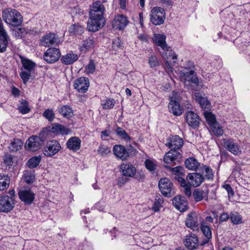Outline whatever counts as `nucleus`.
I'll use <instances>...</instances> for the list:
<instances>
[{"mask_svg":"<svg viewBox=\"0 0 250 250\" xmlns=\"http://www.w3.org/2000/svg\"><path fill=\"white\" fill-rule=\"evenodd\" d=\"M61 149L60 143L56 140H52L46 143L42 152L45 156L52 157L58 153Z\"/></svg>","mask_w":250,"mask_h":250,"instance_id":"39448f33","label":"nucleus"},{"mask_svg":"<svg viewBox=\"0 0 250 250\" xmlns=\"http://www.w3.org/2000/svg\"><path fill=\"white\" fill-rule=\"evenodd\" d=\"M230 219L234 224H239L242 222V218L240 215L236 212L231 214Z\"/></svg>","mask_w":250,"mask_h":250,"instance_id":"864d4df0","label":"nucleus"},{"mask_svg":"<svg viewBox=\"0 0 250 250\" xmlns=\"http://www.w3.org/2000/svg\"><path fill=\"white\" fill-rule=\"evenodd\" d=\"M18 109L23 114L28 113L30 111V108L29 107L27 102L24 100H21L20 101V104L19 106Z\"/></svg>","mask_w":250,"mask_h":250,"instance_id":"ea45409f","label":"nucleus"},{"mask_svg":"<svg viewBox=\"0 0 250 250\" xmlns=\"http://www.w3.org/2000/svg\"><path fill=\"white\" fill-rule=\"evenodd\" d=\"M169 111L174 115H181L183 112V108L180 105L179 102L176 100L170 101L168 104Z\"/></svg>","mask_w":250,"mask_h":250,"instance_id":"c85d7f7f","label":"nucleus"},{"mask_svg":"<svg viewBox=\"0 0 250 250\" xmlns=\"http://www.w3.org/2000/svg\"><path fill=\"white\" fill-rule=\"evenodd\" d=\"M208 189L207 187L196 189L193 192V197L196 202L202 200L204 198H208Z\"/></svg>","mask_w":250,"mask_h":250,"instance_id":"bb28decb","label":"nucleus"},{"mask_svg":"<svg viewBox=\"0 0 250 250\" xmlns=\"http://www.w3.org/2000/svg\"><path fill=\"white\" fill-rule=\"evenodd\" d=\"M61 57L60 50L56 48H50L44 53V59L49 63L57 62Z\"/></svg>","mask_w":250,"mask_h":250,"instance_id":"2eb2a0df","label":"nucleus"},{"mask_svg":"<svg viewBox=\"0 0 250 250\" xmlns=\"http://www.w3.org/2000/svg\"><path fill=\"white\" fill-rule=\"evenodd\" d=\"M173 205L181 212L186 211L188 208V203L185 198L182 196L175 197L172 200Z\"/></svg>","mask_w":250,"mask_h":250,"instance_id":"a211bd4d","label":"nucleus"},{"mask_svg":"<svg viewBox=\"0 0 250 250\" xmlns=\"http://www.w3.org/2000/svg\"><path fill=\"white\" fill-rule=\"evenodd\" d=\"M49 131L56 134H61L62 135H67L70 132V130L68 128L57 124H53L50 127Z\"/></svg>","mask_w":250,"mask_h":250,"instance_id":"7c9ffc66","label":"nucleus"},{"mask_svg":"<svg viewBox=\"0 0 250 250\" xmlns=\"http://www.w3.org/2000/svg\"><path fill=\"white\" fill-rule=\"evenodd\" d=\"M66 145L69 149L73 151H76L80 148L81 141L77 137H73L67 141Z\"/></svg>","mask_w":250,"mask_h":250,"instance_id":"cd10ccee","label":"nucleus"},{"mask_svg":"<svg viewBox=\"0 0 250 250\" xmlns=\"http://www.w3.org/2000/svg\"><path fill=\"white\" fill-rule=\"evenodd\" d=\"M27 34V32L24 28H19L15 31L14 35L16 37L22 38Z\"/></svg>","mask_w":250,"mask_h":250,"instance_id":"bf43d9fd","label":"nucleus"},{"mask_svg":"<svg viewBox=\"0 0 250 250\" xmlns=\"http://www.w3.org/2000/svg\"><path fill=\"white\" fill-rule=\"evenodd\" d=\"M204 115L206 122L210 126L217 123L215 115L212 113L208 112L207 111L204 112Z\"/></svg>","mask_w":250,"mask_h":250,"instance_id":"58836bf2","label":"nucleus"},{"mask_svg":"<svg viewBox=\"0 0 250 250\" xmlns=\"http://www.w3.org/2000/svg\"><path fill=\"white\" fill-rule=\"evenodd\" d=\"M158 187L161 193L165 196L170 197L174 194L173 184L168 178H161L159 180Z\"/></svg>","mask_w":250,"mask_h":250,"instance_id":"423d86ee","label":"nucleus"},{"mask_svg":"<svg viewBox=\"0 0 250 250\" xmlns=\"http://www.w3.org/2000/svg\"><path fill=\"white\" fill-rule=\"evenodd\" d=\"M10 183V178L7 175L0 173V190L7 188Z\"/></svg>","mask_w":250,"mask_h":250,"instance_id":"f704fd0d","label":"nucleus"},{"mask_svg":"<svg viewBox=\"0 0 250 250\" xmlns=\"http://www.w3.org/2000/svg\"><path fill=\"white\" fill-rule=\"evenodd\" d=\"M94 47V41L92 39H88L83 41V47L86 50H89Z\"/></svg>","mask_w":250,"mask_h":250,"instance_id":"603ef678","label":"nucleus"},{"mask_svg":"<svg viewBox=\"0 0 250 250\" xmlns=\"http://www.w3.org/2000/svg\"><path fill=\"white\" fill-rule=\"evenodd\" d=\"M116 133L122 139L125 141H128L130 139V137L125 130L120 127H118L117 129Z\"/></svg>","mask_w":250,"mask_h":250,"instance_id":"3c124183","label":"nucleus"},{"mask_svg":"<svg viewBox=\"0 0 250 250\" xmlns=\"http://www.w3.org/2000/svg\"><path fill=\"white\" fill-rule=\"evenodd\" d=\"M105 8L101 1L93 2L90 6L89 16H97V18H104L103 14Z\"/></svg>","mask_w":250,"mask_h":250,"instance_id":"4468645a","label":"nucleus"},{"mask_svg":"<svg viewBox=\"0 0 250 250\" xmlns=\"http://www.w3.org/2000/svg\"><path fill=\"white\" fill-rule=\"evenodd\" d=\"M128 177H133L140 181L145 178V175L144 173H129Z\"/></svg>","mask_w":250,"mask_h":250,"instance_id":"e2e57ef3","label":"nucleus"},{"mask_svg":"<svg viewBox=\"0 0 250 250\" xmlns=\"http://www.w3.org/2000/svg\"><path fill=\"white\" fill-rule=\"evenodd\" d=\"M123 42L119 38L115 39L112 42V48L114 50L119 51L123 48Z\"/></svg>","mask_w":250,"mask_h":250,"instance_id":"09e8293b","label":"nucleus"},{"mask_svg":"<svg viewBox=\"0 0 250 250\" xmlns=\"http://www.w3.org/2000/svg\"><path fill=\"white\" fill-rule=\"evenodd\" d=\"M185 165L186 168L189 170H205V172H209L210 170H211L210 167L208 166H204L202 167H200V164L198 161L193 157L187 159L185 161Z\"/></svg>","mask_w":250,"mask_h":250,"instance_id":"9d476101","label":"nucleus"},{"mask_svg":"<svg viewBox=\"0 0 250 250\" xmlns=\"http://www.w3.org/2000/svg\"><path fill=\"white\" fill-rule=\"evenodd\" d=\"M23 143L20 139H14L9 146V149L11 152H17L22 147Z\"/></svg>","mask_w":250,"mask_h":250,"instance_id":"c9c22d12","label":"nucleus"},{"mask_svg":"<svg viewBox=\"0 0 250 250\" xmlns=\"http://www.w3.org/2000/svg\"><path fill=\"white\" fill-rule=\"evenodd\" d=\"M210 127L211 131L215 135L221 136L223 134L224 130L222 126H221L218 123L214 124Z\"/></svg>","mask_w":250,"mask_h":250,"instance_id":"79ce46f5","label":"nucleus"},{"mask_svg":"<svg viewBox=\"0 0 250 250\" xmlns=\"http://www.w3.org/2000/svg\"><path fill=\"white\" fill-rule=\"evenodd\" d=\"M180 76L182 81H184L186 84H191V83L197 84L198 79L193 70L189 71L185 69L180 72Z\"/></svg>","mask_w":250,"mask_h":250,"instance_id":"9b49d317","label":"nucleus"},{"mask_svg":"<svg viewBox=\"0 0 250 250\" xmlns=\"http://www.w3.org/2000/svg\"><path fill=\"white\" fill-rule=\"evenodd\" d=\"M182 176H184V173H172L171 175L172 178L177 181L184 188V192L185 195L189 198L191 195V186L186 182Z\"/></svg>","mask_w":250,"mask_h":250,"instance_id":"f8f14e48","label":"nucleus"},{"mask_svg":"<svg viewBox=\"0 0 250 250\" xmlns=\"http://www.w3.org/2000/svg\"><path fill=\"white\" fill-rule=\"evenodd\" d=\"M18 196L25 205H31L35 199V194L30 189H20Z\"/></svg>","mask_w":250,"mask_h":250,"instance_id":"ddd939ff","label":"nucleus"},{"mask_svg":"<svg viewBox=\"0 0 250 250\" xmlns=\"http://www.w3.org/2000/svg\"><path fill=\"white\" fill-rule=\"evenodd\" d=\"M2 19L8 24L12 26H19L22 22V17L15 9L7 8L2 12Z\"/></svg>","mask_w":250,"mask_h":250,"instance_id":"20e7f679","label":"nucleus"},{"mask_svg":"<svg viewBox=\"0 0 250 250\" xmlns=\"http://www.w3.org/2000/svg\"><path fill=\"white\" fill-rule=\"evenodd\" d=\"M150 21L155 25H160L164 22L165 11L160 7H155L151 11Z\"/></svg>","mask_w":250,"mask_h":250,"instance_id":"0eeeda50","label":"nucleus"},{"mask_svg":"<svg viewBox=\"0 0 250 250\" xmlns=\"http://www.w3.org/2000/svg\"><path fill=\"white\" fill-rule=\"evenodd\" d=\"M185 224L187 227L193 230L198 229V219L195 212H192L188 215Z\"/></svg>","mask_w":250,"mask_h":250,"instance_id":"6ab92c4d","label":"nucleus"},{"mask_svg":"<svg viewBox=\"0 0 250 250\" xmlns=\"http://www.w3.org/2000/svg\"><path fill=\"white\" fill-rule=\"evenodd\" d=\"M194 99L197 101L201 107L205 110H208L210 108L209 102L206 98L203 97L199 92H195L194 94Z\"/></svg>","mask_w":250,"mask_h":250,"instance_id":"c756f323","label":"nucleus"},{"mask_svg":"<svg viewBox=\"0 0 250 250\" xmlns=\"http://www.w3.org/2000/svg\"><path fill=\"white\" fill-rule=\"evenodd\" d=\"M43 116L50 121H52L55 117L54 111L52 109H46L44 112Z\"/></svg>","mask_w":250,"mask_h":250,"instance_id":"5fc2aeb1","label":"nucleus"},{"mask_svg":"<svg viewBox=\"0 0 250 250\" xmlns=\"http://www.w3.org/2000/svg\"><path fill=\"white\" fill-rule=\"evenodd\" d=\"M21 62L24 68L29 72H31L35 65L33 62L28 59H22Z\"/></svg>","mask_w":250,"mask_h":250,"instance_id":"a19ab883","label":"nucleus"},{"mask_svg":"<svg viewBox=\"0 0 250 250\" xmlns=\"http://www.w3.org/2000/svg\"><path fill=\"white\" fill-rule=\"evenodd\" d=\"M164 201L163 196L159 193L155 195L154 203L152 206L151 209L154 212H158L160 208L163 206Z\"/></svg>","mask_w":250,"mask_h":250,"instance_id":"2f4dec72","label":"nucleus"},{"mask_svg":"<svg viewBox=\"0 0 250 250\" xmlns=\"http://www.w3.org/2000/svg\"><path fill=\"white\" fill-rule=\"evenodd\" d=\"M120 171L122 172H134L135 167L129 163H124L120 166Z\"/></svg>","mask_w":250,"mask_h":250,"instance_id":"49530a36","label":"nucleus"},{"mask_svg":"<svg viewBox=\"0 0 250 250\" xmlns=\"http://www.w3.org/2000/svg\"><path fill=\"white\" fill-rule=\"evenodd\" d=\"M148 63L151 68H154L159 65V62L156 56L151 55L148 58Z\"/></svg>","mask_w":250,"mask_h":250,"instance_id":"de8ad7c7","label":"nucleus"},{"mask_svg":"<svg viewBox=\"0 0 250 250\" xmlns=\"http://www.w3.org/2000/svg\"><path fill=\"white\" fill-rule=\"evenodd\" d=\"M89 86L88 79L85 77H80L77 79L74 83V86L79 92H85Z\"/></svg>","mask_w":250,"mask_h":250,"instance_id":"f3484780","label":"nucleus"},{"mask_svg":"<svg viewBox=\"0 0 250 250\" xmlns=\"http://www.w3.org/2000/svg\"><path fill=\"white\" fill-rule=\"evenodd\" d=\"M145 166L147 169L149 171H154L157 167L155 163L149 160H146L145 161Z\"/></svg>","mask_w":250,"mask_h":250,"instance_id":"6e6d98bb","label":"nucleus"},{"mask_svg":"<svg viewBox=\"0 0 250 250\" xmlns=\"http://www.w3.org/2000/svg\"><path fill=\"white\" fill-rule=\"evenodd\" d=\"M15 202L12 197H9L7 195L0 196V212L8 213L15 207Z\"/></svg>","mask_w":250,"mask_h":250,"instance_id":"6e6552de","label":"nucleus"},{"mask_svg":"<svg viewBox=\"0 0 250 250\" xmlns=\"http://www.w3.org/2000/svg\"><path fill=\"white\" fill-rule=\"evenodd\" d=\"M186 121L188 125L192 128L197 127L200 123L199 116L193 111H188L186 114Z\"/></svg>","mask_w":250,"mask_h":250,"instance_id":"a878e982","label":"nucleus"},{"mask_svg":"<svg viewBox=\"0 0 250 250\" xmlns=\"http://www.w3.org/2000/svg\"><path fill=\"white\" fill-rule=\"evenodd\" d=\"M170 101H172V100H176L179 102V101L180 99V94L175 91H173L169 97Z\"/></svg>","mask_w":250,"mask_h":250,"instance_id":"0e129e2a","label":"nucleus"},{"mask_svg":"<svg viewBox=\"0 0 250 250\" xmlns=\"http://www.w3.org/2000/svg\"><path fill=\"white\" fill-rule=\"evenodd\" d=\"M229 218V215L226 212H223L220 216V221L221 222H224L228 220Z\"/></svg>","mask_w":250,"mask_h":250,"instance_id":"69168bd1","label":"nucleus"},{"mask_svg":"<svg viewBox=\"0 0 250 250\" xmlns=\"http://www.w3.org/2000/svg\"><path fill=\"white\" fill-rule=\"evenodd\" d=\"M185 246L189 250L196 249L199 245V240L197 236L193 233L187 235L184 241Z\"/></svg>","mask_w":250,"mask_h":250,"instance_id":"412c9836","label":"nucleus"},{"mask_svg":"<svg viewBox=\"0 0 250 250\" xmlns=\"http://www.w3.org/2000/svg\"><path fill=\"white\" fill-rule=\"evenodd\" d=\"M0 53L5 51L7 44L8 36L5 30L1 21H0Z\"/></svg>","mask_w":250,"mask_h":250,"instance_id":"4be33fe9","label":"nucleus"},{"mask_svg":"<svg viewBox=\"0 0 250 250\" xmlns=\"http://www.w3.org/2000/svg\"><path fill=\"white\" fill-rule=\"evenodd\" d=\"M78 59V55L73 53H69L63 55L61 58L62 63L65 65H69L76 62Z\"/></svg>","mask_w":250,"mask_h":250,"instance_id":"72a5a7b5","label":"nucleus"},{"mask_svg":"<svg viewBox=\"0 0 250 250\" xmlns=\"http://www.w3.org/2000/svg\"><path fill=\"white\" fill-rule=\"evenodd\" d=\"M223 188L227 191L229 194H233V190L229 184H226L223 186Z\"/></svg>","mask_w":250,"mask_h":250,"instance_id":"338daca9","label":"nucleus"},{"mask_svg":"<svg viewBox=\"0 0 250 250\" xmlns=\"http://www.w3.org/2000/svg\"><path fill=\"white\" fill-rule=\"evenodd\" d=\"M129 173H123L121 176L118 178L117 180V184L119 186L121 187L126 183L128 180Z\"/></svg>","mask_w":250,"mask_h":250,"instance_id":"8fccbe9b","label":"nucleus"},{"mask_svg":"<svg viewBox=\"0 0 250 250\" xmlns=\"http://www.w3.org/2000/svg\"><path fill=\"white\" fill-rule=\"evenodd\" d=\"M41 156H35L30 158L26 163L27 166L30 168H33L37 167L41 160Z\"/></svg>","mask_w":250,"mask_h":250,"instance_id":"4c0bfd02","label":"nucleus"},{"mask_svg":"<svg viewBox=\"0 0 250 250\" xmlns=\"http://www.w3.org/2000/svg\"><path fill=\"white\" fill-rule=\"evenodd\" d=\"M47 134V131L44 130L40 134V136L33 135L26 141L24 147L26 151L36 152L39 150L44 142Z\"/></svg>","mask_w":250,"mask_h":250,"instance_id":"7ed1b4c3","label":"nucleus"},{"mask_svg":"<svg viewBox=\"0 0 250 250\" xmlns=\"http://www.w3.org/2000/svg\"><path fill=\"white\" fill-rule=\"evenodd\" d=\"M95 70V63L93 61H91L85 67V72L87 74H93Z\"/></svg>","mask_w":250,"mask_h":250,"instance_id":"13d9d810","label":"nucleus"},{"mask_svg":"<svg viewBox=\"0 0 250 250\" xmlns=\"http://www.w3.org/2000/svg\"><path fill=\"white\" fill-rule=\"evenodd\" d=\"M128 22V21L126 16L118 15L115 16L112 22V25L116 29L122 30L126 26Z\"/></svg>","mask_w":250,"mask_h":250,"instance_id":"aec40b11","label":"nucleus"},{"mask_svg":"<svg viewBox=\"0 0 250 250\" xmlns=\"http://www.w3.org/2000/svg\"><path fill=\"white\" fill-rule=\"evenodd\" d=\"M201 229L205 237V238H204L201 242V245H204L208 243L209 240L211 238V231L210 228L208 226L205 225L203 224H202L201 225Z\"/></svg>","mask_w":250,"mask_h":250,"instance_id":"473e14b6","label":"nucleus"},{"mask_svg":"<svg viewBox=\"0 0 250 250\" xmlns=\"http://www.w3.org/2000/svg\"><path fill=\"white\" fill-rule=\"evenodd\" d=\"M166 39V36L163 34L155 33L152 37L153 42L163 50L162 56L165 62L164 68L167 73H169L173 71V66L175 65L177 57L167 44Z\"/></svg>","mask_w":250,"mask_h":250,"instance_id":"f257e3e1","label":"nucleus"},{"mask_svg":"<svg viewBox=\"0 0 250 250\" xmlns=\"http://www.w3.org/2000/svg\"><path fill=\"white\" fill-rule=\"evenodd\" d=\"M98 152L102 155H106L110 153L111 150L107 146L102 145L99 147Z\"/></svg>","mask_w":250,"mask_h":250,"instance_id":"4d7b16f0","label":"nucleus"},{"mask_svg":"<svg viewBox=\"0 0 250 250\" xmlns=\"http://www.w3.org/2000/svg\"><path fill=\"white\" fill-rule=\"evenodd\" d=\"M183 169H184V168L183 167H182L181 166H178L175 167L171 168L170 170L172 172H180V171L183 170Z\"/></svg>","mask_w":250,"mask_h":250,"instance_id":"774afa93","label":"nucleus"},{"mask_svg":"<svg viewBox=\"0 0 250 250\" xmlns=\"http://www.w3.org/2000/svg\"><path fill=\"white\" fill-rule=\"evenodd\" d=\"M224 144L225 147L232 154L238 155L241 153L240 146L233 141L229 139H224Z\"/></svg>","mask_w":250,"mask_h":250,"instance_id":"b1692460","label":"nucleus"},{"mask_svg":"<svg viewBox=\"0 0 250 250\" xmlns=\"http://www.w3.org/2000/svg\"><path fill=\"white\" fill-rule=\"evenodd\" d=\"M115 104V101L113 99H107L102 103L103 108L108 109L112 108Z\"/></svg>","mask_w":250,"mask_h":250,"instance_id":"c03bdc74","label":"nucleus"},{"mask_svg":"<svg viewBox=\"0 0 250 250\" xmlns=\"http://www.w3.org/2000/svg\"><path fill=\"white\" fill-rule=\"evenodd\" d=\"M14 156L12 155H6L3 159L4 163L8 166H12L13 164Z\"/></svg>","mask_w":250,"mask_h":250,"instance_id":"052dcab7","label":"nucleus"},{"mask_svg":"<svg viewBox=\"0 0 250 250\" xmlns=\"http://www.w3.org/2000/svg\"><path fill=\"white\" fill-rule=\"evenodd\" d=\"M166 146L172 149L166 153L164 161L166 164L180 162L182 158V155L176 149L180 148L183 145V140L179 136L175 135L170 137L166 143Z\"/></svg>","mask_w":250,"mask_h":250,"instance_id":"f03ea898","label":"nucleus"},{"mask_svg":"<svg viewBox=\"0 0 250 250\" xmlns=\"http://www.w3.org/2000/svg\"><path fill=\"white\" fill-rule=\"evenodd\" d=\"M204 180V177L200 173H189L187 177V183L193 187L199 186Z\"/></svg>","mask_w":250,"mask_h":250,"instance_id":"dca6fc26","label":"nucleus"},{"mask_svg":"<svg viewBox=\"0 0 250 250\" xmlns=\"http://www.w3.org/2000/svg\"><path fill=\"white\" fill-rule=\"evenodd\" d=\"M84 28L78 24L72 25L69 29L70 33L80 34L83 32Z\"/></svg>","mask_w":250,"mask_h":250,"instance_id":"a18cd8bd","label":"nucleus"},{"mask_svg":"<svg viewBox=\"0 0 250 250\" xmlns=\"http://www.w3.org/2000/svg\"><path fill=\"white\" fill-rule=\"evenodd\" d=\"M104 23V18H97V16H90L87 22V29L89 31L96 32L102 28Z\"/></svg>","mask_w":250,"mask_h":250,"instance_id":"1a4fd4ad","label":"nucleus"},{"mask_svg":"<svg viewBox=\"0 0 250 250\" xmlns=\"http://www.w3.org/2000/svg\"><path fill=\"white\" fill-rule=\"evenodd\" d=\"M23 179L26 183L30 184L35 181L36 177L34 173H25L23 176Z\"/></svg>","mask_w":250,"mask_h":250,"instance_id":"37998d69","label":"nucleus"},{"mask_svg":"<svg viewBox=\"0 0 250 250\" xmlns=\"http://www.w3.org/2000/svg\"><path fill=\"white\" fill-rule=\"evenodd\" d=\"M59 42L57 36L54 34L50 33L42 38L41 43L42 46L49 47L53 44H58Z\"/></svg>","mask_w":250,"mask_h":250,"instance_id":"5701e85b","label":"nucleus"},{"mask_svg":"<svg viewBox=\"0 0 250 250\" xmlns=\"http://www.w3.org/2000/svg\"><path fill=\"white\" fill-rule=\"evenodd\" d=\"M113 152L116 157L122 160H126L129 157L128 151L122 145H115L113 148Z\"/></svg>","mask_w":250,"mask_h":250,"instance_id":"393cba45","label":"nucleus"},{"mask_svg":"<svg viewBox=\"0 0 250 250\" xmlns=\"http://www.w3.org/2000/svg\"><path fill=\"white\" fill-rule=\"evenodd\" d=\"M59 112L64 117L69 118L73 115L72 109L68 106L64 105L59 109Z\"/></svg>","mask_w":250,"mask_h":250,"instance_id":"e433bc0d","label":"nucleus"},{"mask_svg":"<svg viewBox=\"0 0 250 250\" xmlns=\"http://www.w3.org/2000/svg\"><path fill=\"white\" fill-rule=\"evenodd\" d=\"M20 76L22 79L24 83H26L31 76V72L28 71H22L20 74Z\"/></svg>","mask_w":250,"mask_h":250,"instance_id":"680f3d73","label":"nucleus"}]
</instances>
